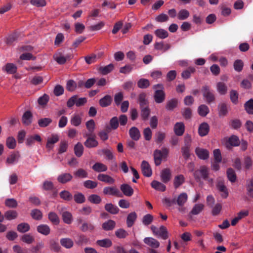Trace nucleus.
<instances>
[{
    "instance_id": "ea45409f",
    "label": "nucleus",
    "mask_w": 253,
    "mask_h": 253,
    "mask_svg": "<svg viewBox=\"0 0 253 253\" xmlns=\"http://www.w3.org/2000/svg\"><path fill=\"white\" fill-rule=\"evenodd\" d=\"M60 244L64 248L70 249L73 246L74 242L72 239L65 238L60 239Z\"/></svg>"
},
{
    "instance_id": "37998d69",
    "label": "nucleus",
    "mask_w": 253,
    "mask_h": 253,
    "mask_svg": "<svg viewBox=\"0 0 253 253\" xmlns=\"http://www.w3.org/2000/svg\"><path fill=\"white\" fill-rule=\"evenodd\" d=\"M99 104L102 107H106L111 104V96L106 95L99 101Z\"/></svg>"
},
{
    "instance_id": "f704fd0d",
    "label": "nucleus",
    "mask_w": 253,
    "mask_h": 253,
    "mask_svg": "<svg viewBox=\"0 0 253 253\" xmlns=\"http://www.w3.org/2000/svg\"><path fill=\"white\" fill-rule=\"evenodd\" d=\"M61 214L64 222L68 224H70L72 223L73 217L71 212L67 211H64Z\"/></svg>"
},
{
    "instance_id": "c9c22d12",
    "label": "nucleus",
    "mask_w": 253,
    "mask_h": 253,
    "mask_svg": "<svg viewBox=\"0 0 253 253\" xmlns=\"http://www.w3.org/2000/svg\"><path fill=\"white\" fill-rule=\"evenodd\" d=\"M92 169L96 172H101L105 171L107 169V167L103 164L97 162L93 165Z\"/></svg>"
},
{
    "instance_id": "c756f323",
    "label": "nucleus",
    "mask_w": 253,
    "mask_h": 253,
    "mask_svg": "<svg viewBox=\"0 0 253 253\" xmlns=\"http://www.w3.org/2000/svg\"><path fill=\"white\" fill-rule=\"evenodd\" d=\"M30 230V226L28 223L22 222L17 226V230L22 233H25Z\"/></svg>"
},
{
    "instance_id": "69168bd1",
    "label": "nucleus",
    "mask_w": 253,
    "mask_h": 253,
    "mask_svg": "<svg viewBox=\"0 0 253 253\" xmlns=\"http://www.w3.org/2000/svg\"><path fill=\"white\" fill-rule=\"evenodd\" d=\"M189 12L187 10L181 9L178 13L177 18L180 20H185L189 16Z\"/></svg>"
},
{
    "instance_id": "4d7b16f0",
    "label": "nucleus",
    "mask_w": 253,
    "mask_h": 253,
    "mask_svg": "<svg viewBox=\"0 0 253 253\" xmlns=\"http://www.w3.org/2000/svg\"><path fill=\"white\" fill-rule=\"evenodd\" d=\"M245 110L249 114H253V99H250L244 104Z\"/></svg>"
},
{
    "instance_id": "a211bd4d",
    "label": "nucleus",
    "mask_w": 253,
    "mask_h": 253,
    "mask_svg": "<svg viewBox=\"0 0 253 253\" xmlns=\"http://www.w3.org/2000/svg\"><path fill=\"white\" fill-rule=\"evenodd\" d=\"M147 95L144 92H142L138 95V103L139 108L149 106V101L147 99Z\"/></svg>"
},
{
    "instance_id": "393cba45",
    "label": "nucleus",
    "mask_w": 253,
    "mask_h": 253,
    "mask_svg": "<svg viewBox=\"0 0 253 253\" xmlns=\"http://www.w3.org/2000/svg\"><path fill=\"white\" fill-rule=\"evenodd\" d=\"M161 177L162 181L164 183L169 182L171 177L170 170L168 169L162 170L161 174Z\"/></svg>"
},
{
    "instance_id": "49530a36",
    "label": "nucleus",
    "mask_w": 253,
    "mask_h": 253,
    "mask_svg": "<svg viewBox=\"0 0 253 253\" xmlns=\"http://www.w3.org/2000/svg\"><path fill=\"white\" fill-rule=\"evenodd\" d=\"M227 176L228 180L231 182H234L237 179L236 174L234 170L232 168H228L226 171Z\"/></svg>"
},
{
    "instance_id": "412c9836",
    "label": "nucleus",
    "mask_w": 253,
    "mask_h": 253,
    "mask_svg": "<svg viewBox=\"0 0 253 253\" xmlns=\"http://www.w3.org/2000/svg\"><path fill=\"white\" fill-rule=\"evenodd\" d=\"M144 242L152 248H158L160 246L159 242L155 239L152 237H146L144 239Z\"/></svg>"
},
{
    "instance_id": "8fccbe9b",
    "label": "nucleus",
    "mask_w": 253,
    "mask_h": 253,
    "mask_svg": "<svg viewBox=\"0 0 253 253\" xmlns=\"http://www.w3.org/2000/svg\"><path fill=\"white\" fill-rule=\"evenodd\" d=\"M155 35L161 39H164L169 36V33L167 31L163 29H159L155 31Z\"/></svg>"
},
{
    "instance_id": "4c0bfd02",
    "label": "nucleus",
    "mask_w": 253,
    "mask_h": 253,
    "mask_svg": "<svg viewBox=\"0 0 253 253\" xmlns=\"http://www.w3.org/2000/svg\"><path fill=\"white\" fill-rule=\"evenodd\" d=\"M55 60L59 64H64L66 63L67 60L71 59V55H67L66 56H64L61 55V54H59V55L57 54L54 56Z\"/></svg>"
},
{
    "instance_id": "e2e57ef3",
    "label": "nucleus",
    "mask_w": 253,
    "mask_h": 253,
    "mask_svg": "<svg viewBox=\"0 0 253 253\" xmlns=\"http://www.w3.org/2000/svg\"><path fill=\"white\" fill-rule=\"evenodd\" d=\"M75 177L78 178H86L88 176L87 172L83 169H79L74 173Z\"/></svg>"
},
{
    "instance_id": "cd10ccee",
    "label": "nucleus",
    "mask_w": 253,
    "mask_h": 253,
    "mask_svg": "<svg viewBox=\"0 0 253 253\" xmlns=\"http://www.w3.org/2000/svg\"><path fill=\"white\" fill-rule=\"evenodd\" d=\"M59 140V137L57 134H52L51 136L49 137L47 139L46 147L49 149H52L53 148L52 145L57 142Z\"/></svg>"
},
{
    "instance_id": "7ed1b4c3",
    "label": "nucleus",
    "mask_w": 253,
    "mask_h": 253,
    "mask_svg": "<svg viewBox=\"0 0 253 253\" xmlns=\"http://www.w3.org/2000/svg\"><path fill=\"white\" fill-rule=\"evenodd\" d=\"M87 102L85 97L78 98L77 95H75L70 97L67 102V106L69 108H72L74 105L77 107H80L84 105Z\"/></svg>"
},
{
    "instance_id": "f257e3e1",
    "label": "nucleus",
    "mask_w": 253,
    "mask_h": 253,
    "mask_svg": "<svg viewBox=\"0 0 253 253\" xmlns=\"http://www.w3.org/2000/svg\"><path fill=\"white\" fill-rule=\"evenodd\" d=\"M201 92L206 103L211 104L215 101L214 91L211 89L210 86L205 85L202 87Z\"/></svg>"
},
{
    "instance_id": "a18cd8bd",
    "label": "nucleus",
    "mask_w": 253,
    "mask_h": 253,
    "mask_svg": "<svg viewBox=\"0 0 253 253\" xmlns=\"http://www.w3.org/2000/svg\"><path fill=\"white\" fill-rule=\"evenodd\" d=\"M17 212L14 210H8L4 213L5 218L8 220L14 219L17 218Z\"/></svg>"
},
{
    "instance_id": "9d476101",
    "label": "nucleus",
    "mask_w": 253,
    "mask_h": 253,
    "mask_svg": "<svg viewBox=\"0 0 253 253\" xmlns=\"http://www.w3.org/2000/svg\"><path fill=\"white\" fill-rule=\"evenodd\" d=\"M33 114L30 111H26L22 117V123L27 126L30 125L33 121Z\"/></svg>"
},
{
    "instance_id": "5701e85b",
    "label": "nucleus",
    "mask_w": 253,
    "mask_h": 253,
    "mask_svg": "<svg viewBox=\"0 0 253 253\" xmlns=\"http://www.w3.org/2000/svg\"><path fill=\"white\" fill-rule=\"evenodd\" d=\"M178 103V99L176 98H172L168 100L166 104V109L168 111H172L177 107Z\"/></svg>"
},
{
    "instance_id": "09e8293b",
    "label": "nucleus",
    "mask_w": 253,
    "mask_h": 253,
    "mask_svg": "<svg viewBox=\"0 0 253 253\" xmlns=\"http://www.w3.org/2000/svg\"><path fill=\"white\" fill-rule=\"evenodd\" d=\"M49 220L54 225H58L60 222V219L57 214L54 212H50L48 213Z\"/></svg>"
},
{
    "instance_id": "ddd939ff",
    "label": "nucleus",
    "mask_w": 253,
    "mask_h": 253,
    "mask_svg": "<svg viewBox=\"0 0 253 253\" xmlns=\"http://www.w3.org/2000/svg\"><path fill=\"white\" fill-rule=\"evenodd\" d=\"M129 135L130 138L134 141L138 140L141 136L139 130L135 126H132L129 129Z\"/></svg>"
},
{
    "instance_id": "c85d7f7f",
    "label": "nucleus",
    "mask_w": 253,
    "mask_h": 253,
    "mask_svg": "<svg viewBox=\"0 0 253 253\" xmlns=\"http://www.w3.org/2000/svg\"><path fill=\"white\" fill-rule=\"evenodd\" d=\"M216 89L220 95H225L227 92V86L223 82H218L216 84Z\"/></svg>"
},
{
    "instance_id": "603ef678",
    "label": "nucleus",
    "mask_w": 253,
    "mask_h": 253,
    "mask_svg": "<svg viewBox=\"0 0 253 253\" xmlns=\"http://www.w3.org/2000/svg\"><path fill=\"white\" fill-rule=\"evenodd\" d=\"M19 157L18 152L13 153L7 158L6 163L8 164H13L18 161Z\"/></svg>"
},
{
    "instance_id": "c03bdc74",
    "label": "nucleus",
    "mask_w": 253,
    "mask_h": 253,
    "mask_svg": "<svg viewBox=\"0 0 253 253\" xmlns=\"http://www.w3.org/2000/svg\"><path fill=\"white\" fill-rule=\"evenodd\" d=\"M21 240L27 244H31L35 241V238L30 234H25L21 237Z\"/></svg>"
},
{
    "instance_id": "f03ea898",
    "label": "nucleus",
    "mask_w": 253,
    "mask_h": 253,
    "mask_svg": "<svg viewBox=\"0 0 253 253\" xmlns=\"http://www.w3.org/2000/svg\"><path fill=\"white\" fill-rule=\"evenodd\" d=\"M193 176L197 181H200L201 179H208V176H209V169L207 167L202 166L199 169L194 171Z\"/></svg>"
},
{
    "instance_id": "79ce46f5",
    "label": "nucleus",
    "mask_w": 253,
    "mask_h": 253,
    "mask_svg": "<svg viewBox=\"0 0 253 253\" xmlns=\"http://www.w3.org/2000/svg\"><path fill=\"white\" fill-rule=\"evenodd\" d=\"M244 63L241 59L235 60L233 63V68L237 72H241L243 69Z\"/></svg>"
},
{
    "instance_id": "bb28decb",
    "label": "nucleus",
    "mask_w": 253,
    "mask_h": 253,
    "mask_svg": "<svg viewBox=\"0 0 253 253\" xmlns=\"http://www.w3.org/2000/svg\"><path fill=\"white\" fill-rule=\"evenodd\" d=\"M188 199V196L186 193H181L176 199V204L179 207H182L184 204L187 202Z\"/></svg>"
},
{
    "instance_id": "f3484780",
    "label": "nucleus",
    "mask_w": 253,
    "mask_h": 253,
    "mask_svg": "<svg viewBox=\"0 0 253 253\" xmlns=\"http://www.w3.org/2000/svg\"><path fill=\"white\" fill-rule=\"evenodd\" d=\"M174 131L177 136H181L185 130V126L182 122H177L174 126Z\"/></svg>"
},
{
    "instance_id": "864d4df0",
    "label": "nucleus",
    "mask_w": 253,
    "mask_h": 253,
    "mask_svg": "<svg viewBox=\"0 0 253 253\" xmlns=\"http://www.w3.org/2000/svg\"><path fill=\"white\" fill-rule=\"evenodd\" d=\"M59 195L61 199L67 201H70L73 199L72 194L67 190L62 191Z\"/></svg>"
},
{
    "instance_id": "f8f14e48",
    "label": "nucleus",
    "mask_w": 253,
    "mask_h": 253,
    "mask_svg": "<svg viewBox=\"0 0 253 253\" xmlns=\"http://www.w3.org/2000/svg\"><path fill=\"white\" fill-rule=\"evenodd\" d=\"M195 153L202 160H207L209 157V151L205 149L197 147L195 149Z\"/></svg>"
},
{
    "instance_id": "de8ad7c7",
    "label": "nucleus",
    "mask_w": 253,
    "mask_h": 253,
    "mask_svg": "<svg viewBox=\"0 0 253 253\" xmlns=\"http://www.w3.org/2000/svg\"><path fill=\"white\" fill-rule=\"evenodd\" d=\"M199 114L202 117H205L210 112L209 107L205 104L201 105L198 108Z\"/></svg>"
},
{
    "instance_id": "4468645a",
    "label": "nucleus",
    "mask_w": 253,
    "mask_h": 253,
    "mask_svg": "<svg viewBox=\"0 0 253 253\" xmlns=\"http://www.w3.org/2000/svg\"><path fill=\"white\" fill-rule=\"evenodd\" d=\"M240 140L239 138L234 135L230 136L226 142V146L229 148L230 146H238L240 145Z\"/></svg>"
},
{
    "instance_id": "6ab92c4d",
    "label": "nucleus",
    "mask_w": 253,
    "mask_h": 253,
    "mask_svg": "<svg viewBox=\"0 0 253 253\" xmlns=\"http://www.w3.org/2000/svg\"><path fill=\"white\" fill-rule=\"evenodd\" d=\"M147 95L144 92H142L138 95V103L139 108L149 106V101L147 99Z\"/></svg>"
},
{
    "instance_id": "7c9ffc66",
    "label": "nucleus",
    "mask_w": 253,
    "mask_h": 253,
    "mask_svg": "<svg viewBox=\"0 0 253 253\" xmlns=\"http://www.w3.org/2000/svg\"><path fill=\"white\" fill-rule=\"evenodd\" d=\"M137 218V214L135 212H132L129 213L126 219V224L127 227H131Z\"/></svg>"
},
{
    "instance_id": "dca6fc26",
    "label": "nucleus",
    "mask_w": 253,
    "mask_h": 253,
    "mask_svg": "<svg viewBox=\"0 0 253 253\" xmlns=\"http://www.w3.org/2000/svg\"><path fill=\"white\" fill-rule=\"evenodd\" d=\"M120 189L123 193L126 196H131L134 192L132 188L127 184H123L120 186Z\"/></svg>"
},
{
    "instance_id": "aec40b11",
    "label": "nucleus",
    "mask_w": 253,
    "mask_h": 253,
    "mask_svg": "<svg viewBox=\"0 0 253 253\" xmlns=\"http://www.w3.org/2000/svg\"><path fill=\"white\" fill-rule=\"evenodd\" d=\"M35 141L39 142L42 141V138L39 134L28 136L26 140V144L28 147L31 146Z\"/></svg>"
},
{
    "instance_id": "473e14b6",
    "label": "nucleus",
    "mask_w": 253,
    "mask_h": 253,
    "mask_svg": "<svg viewBox=\"0 0 253 253\" xmlns=\"http://www.w3.org/2000/svg\"><path fill=\"white\" fill-rule=\"evenodd\" d=\"M111 131V121H110L109 125L106 126L104 130L101 131L99 132L98 135L102 140H106L108 139V133Z\"/></svg>"
},
{
    "instance_id": "13d9d810",
    "label": "nucleus",
    "mask_w": 253,
    "mask_h": 253,
    "mask_svg": "<svg viewBox=\"0 0 253 253\" xmlns=\"http://www.w3.org/2000/svg\"><path fill=\"white\" fill-rule=\"evenodd\" d=\"M44 248V244L42 242H39L36 246L32 247L30 249L32 253H40L41 251Z\"/></svg>"
},
{
    "instance_id": "6e6d98bb",
    "label": "nucleus",
    "mask_w": 253,
    "mask_h": 253,
    "mask_svg": "<svg viewBox=\"0 0 253 253\" xmlns=\"http://www.w3.org/2000/svg\"><path fill=\"white\" fill-rule=\"evenodd\" d=\"M31 215L32 217L37 220H41L42 217V211L38 209H34L31 211Z\"/></svg>"
},
{
    "instance_id": "b1692460",
    "label": "nucleus",
    "mask_w": 253,
    "mask_h": 253,
    "mask_svg": "<svg viewBox=\"0 0 253 253\" xmlns=\"http://www.w3.org/2000/svg\"><path fill=\"white\" fill-rule=\"evenodd\" d=\"M185 177L182 174H179L175 176L173 179L174 187L175 189L178 188L185 182Z\"/></svg>"
},
{
    "instance_id": "9b49d317",
    "label": "nucleus",
    "mask_w": 253,
    "mask_h": 253,
    "mask_svg": "<svg viewBox=\"0 0 253 253\" xmlns=\"http://www.w3.org/2000/svg\"><path fill=\"white\" fill-rule=\"evenodd\" d=\"M210 131V126L208 123L203 122L201 124L198 128L199 135L203 137L207 135Z\"/></svg>"
},
{
    "instance_id": "a19ab883",
    "label": "nucleus",
    "mask_w": 253,
    "mask_h": 253,
    "mask_svg": "<svg viewBox=\"0 0 253 253\" xmlns=\"http://www.w3.org/2000/svg\"><path fill=\"white\" fill-rule=\"evenodd\" d=\"M156 235L164 240L167 239L168 238V232L167 228L164 226H161L159 228L158 232Z\"/></svg>"
},
{
    "instance_id": "052dcab7",
    "label": "nucleus",
    "mask_w": 253,
    "mask_h": 253,
    "mask_svg": "<svg viewBox=\"0 0 253 253\" xmlns=\"http://www.w3.org/2000/svg\"><path fill=\"white\" fill-rule=\"evenodd\" d=\"M16 145V140L13 137L9 136L7 138L6 140V145L9 149H14Z\"/></svg>"
},
{
    "instance_id": "5fc2aeb1",
    "label": "nucleus",
    "mask_w": 253,
    "mask_h": 253,
    "mask_svg": "<svg viewBox=\"0 0 253 253\" xmlns=\"http://www.w3.org/2000/svg\"><path fill=\"white\" fill-rule=\"evenodd\" d=\"M150 85V82L148 80L146 79H140L137 82V86L139 88L145 89L148 87Z\"/></svg>"
},
{
    "instance_id": "2eb2a0df",
    "label": "nucleus",
    "mask_w": 253,
    "mask_h": 253,
    "mask_svg": "<svg viewBox=\"0 0 253 253\" xmlns=\"http://www.w3.org/2000/svg\"><path fill=\"white\" fill-rule=\"evenodd\" d=\"M218 115L220 117L226 116L228 113L227 105L225 102H221L218 105Z\"/></svg>"
},
{
    "instance_id": "bf43d9fd",
    "label": "nucleus",
    "mask_w": 253,
    "mask_h": 253,
    "mask_svg": "<svg viewBox=\"0 0 253 253\" xmlns=\"http://www.w3.org/2000/svg\"><path fill=\"white\" fill-rule=\"evenodd\" d=\"M52 121L50 118H44L38 120V125L41 127H45L51 123Z\"/></svg>"
},
{
    "instance_id": "0eeeda50",
    "label": "nucleus",
    "mask_w": 253,
    "mask_h": 253,
    "mask_svg": "<svg viewBox=\"0 0 253 253\" xmlns=\"http://www.w3.org/2000/svg\"><path fill=\"white\" fill-rule=\"evenodd\" d=\"M216 187L218 191L221 193V196L222 198L225 199L228 196V191L226 186L224 183V181L222 180H218Z\"/></svg>"
},
{
    "instance_id": "3c124183",
    "label": "nucleus",
    "mask_w": 253,
    "mask_h": 253,
    "mask_svg": "<svg viewBox=\"0 0 253 253\" xmlns=\"http://www.w3.org/2000/svg\"><path fill=\"white\" fill-rule=\"evenodd\" d=\"M204 206L202 204H196L190 211L192 215H197L200 213L204 209Z\"/></svg>"
},
{
    "instance_id": "6e6552de",
    "label": "nucleus",
    "mask_w": 253,
    "mask_h": 253,
    "mask_svg": "<svg viewBox=\"0 0 253 253\" xmlns=\"http://www.w3.org/2000/svg\"><path fill=\"white\" fill-rule=\"evenodd\" d=\"M141 170L143 174L146 177H150L152 171L149 163L146 161H143L141 165Z\"/></svg>"
},
{
    "instance_id": "774afa93",
    "label": "nucleus",
    "mask_w": 253,
    "mask_h": 253,
    "mask_svg": "<svg viewBox=\"0 0 253 253\" xmlns=\"http://www.w3.org/2000/svg\"><path fill=\"white\" fill-rule=\"evenodd\" d=\"M230 98L231 102L237 104L238 102V93L235 90H231L230 92Z\"/></svg>"
},
{
    "instance_id": "680f3d73",
    "label": "nucleus",
    "mask_w": 253,
    "mask_h": 253,
    "mask_svg": "<svg viewBox=\"0 0 253 253\" xmlns=\"http://www.w3.org/2000/svg\"><path fill=\"white\" fill-rule=\"evenodd\" d=\"M84 151V147L83 145L78 142L74 147V151L75 155L78 157H80L83 153Z\"/></svg>"
},
{
    "instance_id": "423d86ee",
    "label": "nucleus",
    "mask_w": 253,
    "mask_h": 253,
    "mask_svg": "<svg viewBox=\"0 0 253 253\" xmlns=\"http://www.w3.org/2000/svg\"><path fill=\"white\" fill-rule=\"evenodd\" d=\"M84 136L87 137L84 143L85 147L87 148H93L98 145V143L95 139L96 137L95 134H92L91 135H85V134H84Z\"/></svg>"
},
{
    "instance_id": "1a4fd4ad",
    "label": "nucleus",
    "mask_w": 253,
    "mask_h": 253,
    "mask_svg": "<svg viewBox=\"0 0 253 253\" xmlns=\"http://www.w3.org/2000/svg\"><path fill=\"white\" fill-rule=\"evenodd\" d=\"M73 179V176L69 173H62L59 174L57 178L58 182L61 184H65L70 182Z\"/></svg>"
},
{
    "instance_id": "2f4dec72",
    "label": "nucleus",
    "mask_w": 253,
    "mask_h": 253,
    "mask_svg": "<svg viewBox=\"0 0 253 253\" xmlns=\"http://www.w3.org/2000/svg\"><path fill=\"white\" fill-rule=\"evenodd\" d=\"M196 69L193 67H189L181 73V77L183 79L186 80L190 78L191 74L195 72Z\"/></svg>"
},
{
    "instance_id": "e433bc0d",
    "label": "nucleus",
    "mask_w": 253,
    "mask_h": 253,
    "mask_svg": "<svg viewBox=\"0 0 253 253\" xmlns=\"http://www.w3.org/2000/svg\"><path fill=\"white\" fill-rule=\"evenodd\" d=\"M151 185L153 188L158 191L163 192L166 189V187L164 184L156 180L152 181Z\"/></svg>"
},
{
    "instance_id": "58836bf2",
    "label": "nucleus",
    "mask_w": 253,
    "mask_h": 253,
    "mask_svg": "<svg viewBox=\"0 0 253 253\" xmlns=\"http://www.w3.org/2000/svg\"><path fill=\"white\" fill-rule=\"evenodd\" d=\"M2 70H4L8 74H14L17 71V67L13 63H7L5 66L2 68Z\"/></svg>"
},
{
    "instance_id": "20e7f679",
    "label": "nucleus",
    "mask_w": 253,
    "mask_h": 253,
    "mask_svg": "<svg viewBox=\"0 0 253 253\" xmlns=\"http://www.w3.org/2000/svg\"><path fill=\"white\" fill-rule=\"evenodd\" d=\"M169 153V150L166 148H162V150H156L154 152V159L156 166L160 165L162 159L166 157Z\"/></svg>"
},
{
    "instance_id": "4be33fe9",
    "label": "nucleus",
    "mask_w": 253,
    "mask_h": 253,
    "mask_svg": "<svg viewBox=\"0 0 253 253\" xmlns=\"http://www.w3.org/2000/svg\"><path fill=\"white\" fill-rule=\"evenodd\" d=\"M140 116L142 120L147 121L150 115L151 110L148 106L140 107Z\"/></svg>"
},
{
    "instance_id": "a878e982",
    "label": "nucleus",
    "mask_w": 253,
    "mask_h": 253,
    "mask_svg": "<svg viewBox=\"0 0 253 253\" xmlns=\"http://www.w3.org/2000/svg\"><path fill=\"white\" fill-rule=\"evenodd\" d=\"M85 125L88 131V133L85 134V135H91L92 134H94L93 132L95 129V124L94 120L91 119L88 121L86 122Z\"/></svg>"
},
{
    "instance_id": "338daca9",
    "label": "nucleus",
    "mask_w": 253,
    "mask_h": 253,
    "mask_svg": "<svg viewBox=\"0 0 253 253\" xmlns=\"http://www.w3.org/2000/svg\"><path fill=\"white\" fill-rule=\"evenodd\" d=\"M82 123V118L79 115H75L71 119V123L72 125L77 126Z\"/></svg>"
},
{
    "instance_id": "39448f33",
    "label": "nucleus",
    "mask_w": 253,
    "mask_h": 253,
    "mask_svg": "<svg viewBox=\"0 0 253 253\" xmlns=\"http://www.w3.org/2000/svg\"><path fill=\"white\" fill-rule=\"evenodd\" d=\"M154 98L157 103H163L166 99V93L163 89H156L154 94Z\"/></svg>"
},
{
    "instance_id": "0e129e2a",
    "label": "nucleus",
    "mask_w": 253,
    "mask_h": 253,
    "mask_svg": "<svg viewBox=\"0 0 253 253\" xmlns=\"http://www.w3.org/2000/svg\"><path fill=\"white\" fill-rule=\"evenodd\" d=\"M74 199L78 204H82L84 203L85 200L84 196L80 192H78L74 195Z\"/></svg>"
},
{
    "instance_id": "72a5a7b5",
    "label": "nucleus",
    "mask_w": 253,
    "mask_h": 253,
    "mask_svg": "<svg viewBox=\"0 0 253 253\" xmlns=\"http://www.w3.org/2000/svg\"><path fill=\"white\" fill-rule=\"evenodd\" d=\"M37 231L42 234L47 235L50 233V229L46 224H41L37 227Z\"/></svg>"
}]
</instances>
